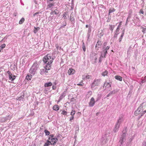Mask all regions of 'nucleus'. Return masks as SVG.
<instances>
[{
    "mask_svg": "<svg viewBox=\"0 0 146 146\" xmlns=\"http://www.w3.org/2000/svg\"><path fill=\"white\" fill-rule=\"evenodd\" d=\"M43 60L44 62L46 64V65H49L51 66V64L52 63L53 59L52 57L48 54L45 56L43 58Z\"/></svg>",
    "mask_w": 146,
    "mask_h": 146,
    "instance_id": "f257e3e1",
    "label": "nucleus"
},
{
    "mask_svg": "<svg viewBox=\"0 0 146 146\" xmlns=\"http://www.w3.org/2000/svg\"><path fill=\"white\" fill-rule=\"evenodd\" d=\"M127 131V127H125L122 131V134L120 138L119 142L120 143V145L119 146H122L123 143L125 141Z\"/></svg>",
    "mask_w": 146,
    "mask_h": 146,
    "instance_id": "f03ea898",
    "label": "nucleus"
},
{
    "mask_svg": "<svg viewBox=\"0 0 146 146\" xmlns=\"http://www.w3.org/2000/svg\"><path fill=\"white\" fill-rule=\"evenodd\" d=\"M106 43H104V46H103V48L104 50H103L102 53H104V57H106V55L107 53V50H108L110 48V46H107L106 47Z\"/></svg>",
    "mask_w": 146,
    "mask_h": 146,
    "instance_id": "7ed1b4c3",
    "label": "nucleus"
},
{
    "mask_svg": "<svg viewBox=\"0 0 146 146\" xmlns=\"http://www.w3.org/2000/svg\"><path fill=\"white\" fill-rule=\"evenodd\" d=\"M100 79H95L92 83L91 86V88L94 87L95 86H98L100 84Z\"/></svg>",
    "mask_w": 146,
    "mask_h": 146,
    "instance_id": "20e7f679",
    "label": "nucleus"
},
{
    "mask_svg": "<svg viewBox=\"0 0 146 146\" xmlns=\"http://www.w3.org/2000/svg\"><path fill=\"white\" fill-rule=\"evenodd\" d=\"M108 137L106 135H104L102 136L101 141L102 142L103 144H104L107 143L108 141Z\"/></svg>",
    "mask_w": 146,
    "mask_h": 146,
    "instance_id": "39448f33",
    "label": "nucleus"
},
{
    "mask_svg": "<svg viewBox=\"0 0 146 146\" xmlns=\"http://www.w3.org/2000/svg\"><path fill=\"white\" fill-rule=\"evenodd\" d=\"M146 106V104L143 102L142 103L140 106L138 108V109L140 110V111L141 110V112L143 111V110L144 109V108Z\"/></svg>",
    "mask_w": 146,
    "mask_h": 146,
    "instance_id": "423d86ee",
    "label": "nucleus"
},
{
    "mask_svg": "<svg viewBox=\"0 0 146 146\" xmlns=\"http://www.w3.org/2000/svg\"><path fill=\"white\" fill-rule=\"evenodd\" d=\"M95 103V102L94 98H92L89 104V106L93 107Z\"/></svg>",
    "mask_w": 146,
    "mask_h": 146,
    "instance_id": "0eeeda50",
    "label": "nucleus"
},
{
    "mask_svg": "<svg viewBox=\"0 0 146 146\" xmlns=\"http://www.w3.org/2000/svg\"><path fill=\"white\" fill-rule=\"evenodd\" d=\"M37 69H36V68H34L31 67L29 70V72L32 74L34 75Z\"/></svg>",
    "mask_w": 146,
    "mask_h": 146,
    "instance_id": "6e6552de",
    "label": "nucleus"
},
{
    "mask_svg": "<svg viewBox=\"0 0 146 146\" xmlns=\"http://www.w3.org/2000/svg\"><path fill=\"white\" fill-rule=\"evenodd\" d=\"M51 140V144L52 145H54L57 142L58 139L56 138H52Z\"/></svg>",
    "mask_w": 146,
    "mask_h": 146,
    "instance_id": "1a4fd4ad",
    "label": "nucleus"
},
{
    "mask_svg": "<svg viewBox=\"0 0 146 146\" xmlns=\"http://www.w3.org/2000/svg\"><path fill=\"white\" fill-rule=\"evenodd\" d=\"M90 58L92 60H95V61L97 59V54L95 53H92V54L91 55Z\"/></svg>",
    "mask_w": 146,
    "mask_h": 146,
    "instance_id": "9d476101",
    "label": "nucleus"
},
{
    "mask_svg": "<svg viewBox=\"0 0 146 146\" xmlns=\"http://www.w3.org/2000/svg\"><path fill=\"white\" fill-rule=\"evenodd\" d=\"M120 124L117 122L115 127L113 129V131L115 133L116 132L118 131Z\"/></svg>",
    "mask_w": 146,
    "mask_h": 146,
    "instance_id": "9b49d317",
    "label": "nucleus"
},
{
    "mask_svg": "<svg viewBox=\"0 0 146 146\" xmlns=\"http://www.w3.org/2000/svg\"><path fill=\"white\" fill-rule=\"evenodd\" d=\"M9 79L13 81L16 78V76L13 75L12 74H10L9 75Z\"/></svg>",
    "mask_w": 146,
    "mask_h": 146,
    "instance_id": "f8f14e48",
    "label": "nucleus"
},
{
    "mask_svg": "<svg viewBox=\"0 0 146 146\" xmlns=\"http://www.w3.org/2000/svg\"><path fill=\"white\" fill-rule=\"evenodd\" d=\"M101 44V42L100 41H98L96 45V49L97 50H98V48L100 47Z\"/></svg>",
    "mask_w": 146,
    "mask_h": 146,
    "instance_id": "ddd939ff",
    "label": "nucleus"
},
{
    "mask_svg": "<svg viewBox=\"0 0 146 146\" xmlns=\"http://www.w3.org/2000/svg\"><path fill=\"white\" fill-rule=\"evenodd\" d=\"M75 70L72 68H70L68 71V74L69 75L73 74Z\"/></svg>",
    "mask_w": 146,
    "mask_h": 146,
    "instance_id": "4468645a",
    "label": "nucleus"
},
{
    "mask_svg": "<svg viewBox=\"0 0 146 146\" xmlns=\"http://www.w3.org/2000/svg\"><path fill=\"white\" fill-rule=\"evenodd\" d=\"M45 67H44V68H45L46 69L45 72L48 73V70H50L51 69V67L50 66H49V65H46L45 66Z\"/></svg>",
    "mask_w": 146,
    "mask_h": 146,
    "instance_id": "2eb2a0df",
    "label": "nucleus"
},
{
    "mask_svg": "<svg viewBox=\"0 0 146 146\" xmlns=\"http://www.w3.org/2000/svg\"><path fill=\"white\" fill-rule=\"evenodd\" d=\"M24 96V93H21V96L17 98V99L19 100H21L22 99H23Z\"/></svg>",
    "mask_w": 146,
    "mask_h": 146,
    "instance_id": "dca6fc26",
    "label": "nucleus"
},
{
    "mask_svg": "<svg viewBox=\"0 0 146 146\" xmlns=\"http://www.w3.org/2000/svg\"><path fill=\"white\" fill-rule=\"evenodd\" d=\"M52 85V84L51 82L46 83L44 84V86L45 87H49L51 86Z\"/></svg>",
    "mask_w": 146,
    "mask_h": 146,
    "instance_id": "f3484780",
    "label": "nucleus"
},
{
    "mask_svg": "<svg viewBox=\"0 0 146 146\" xmlns=\"http://www.w3.org/2000/svg\"><path fill=\"white\" fill-rule=\"evenodd\" d=\"M111 86V84H110L109 83L106 82L104 84V86L106 88V87H110Z\"/></svg>",
    "mask_w": 146,
    "mask_h": 146,
    "instance_id": "a211bd4d",
    "label": "nucleus"
},
{
    "mask_svg": "<svg viewBox=\"0 0 146 146\" xmlns=\"http://www.w3.org/2000/svg\"><path fill=\"white\" fill-rule=\"evenodd\" d=\"M124 32V30H123L122 31L121 35L120 36V38H119V42H120L122 40V39L123 38V36Z\"/></svg>",
    "mask_w": 146,
    "mask_h": 146,
    "instance_id": "6ab92c4d",
    "label": "nucleus"
},
{
    "mask_svg": "<svg viewBox=\"0 0 146 146\" xmlns=\"http://www.w3.org/2000/svg\"><path fill=\"white\" fill-rule=\"evenodd\" d=\"M59 108L58 106L57 105H54L53 107V110L55 111L58 110L59 109Z\"/></svg>",
    "mask_w": 146,
    "mask_h": 146,
    "instance_id": "aec40b11",
    "label": "nucleus"
},
{
    "mask_svg": "<svg viewBox=\"0 0 146 146\" xmlns=\"http://www.w3.org/2000/svg\"><path fill=\"white\" fill-rule=\"evenodd\" d=\"M118 92V90L117 89L114 90L113 91L110 92L109 93L111 95L112 94H115Z\"/></svg>",
    "mask_w": 146,
    "mask_h": 146,
    "instance_id": "412c9836",
    "label": "nucleus"
},
{
    "mask_svg": "<svg viewBox=\"0 0 146 146\" xmlns=\"http://www.w3.org/2000/svg\"><path fill=\"white\" fill-rule=\"evenodd\" d=\"M115 78L116 79L120 81H121L122 80V77L121 76H115Z\"/></svg>",
    "mask_w": 146,
    "mask_h": 146,
    "instance_id": "4be33fe9",
    "label": "nucleus"
},
{
    "mask_svg": "<svg viewBox=\"0 0 146 146\" xmlns=\"http://www.w3.org/2000/svg\"><path fill=\"white\" fill-rule=\"evenodd\" d=\"M141 112L140 110H139L138 108L137 110L135 112L134 114L135 115H137L138 114L140 113Z\"/></svg>",
    "mask_w": 146,
    "mask_h": 146,
    "instance_id": "5701e85b",
    "label": "nucleus"
},
{
    "mask_svg": "<svg viewBox=\"0 0 146 146\" xmlns=\"http://www.w3.org/2000/svg\"><path fill=\"white\" fill-rule=\"evenodd\" d=\"M32 67L34 68H36V69H37L38 67V65L37 62H35L34 63Z\"/></svg>",
    "mask_w": 146,
    "mask_h": 146,
    "instance_id": "b1692460",
    "label": "nucleus"
},
{
    "mask_svg": "<svg viewBox=\"0 0 146 146\" xmlns=\"http://www.w3.org/2000/svg\"><path fill=\"white\" fill-rule=\"evenodd\" d=\"M46 69L44 68V67L43 69H42L40 70V74L41 75L43 74L44 73H45Z\"/></svg>",
    "mask_w": 146,
    "mask_h": 146,
    "instance_id": "393cba45",
    "label": "nucleus"
},
{
    "mask_svg": "<svg viewBox=\"0 0 146 146\" xmlns=\"http://www.w3.org/2000/svg\"><path fill=\"white\" fill-rule=\"evenodd\" d=\"M50 143L51 142L49 141L48 140H47V142L44 144L43 146H49L51 144Z\"/></svg>",
    "mask_w": 146,
    "mask_h": 146,
    "instance_id": "a878e982",
    "label": "nucleus"
},
{
    "mask_svg": "<svg viewBox=\"0 0 146 146\" xmlns=\"http://www.w3.org/2000/svg\"><path fill=\"white\" fill-rule=\"evenodd\" d=\"M123 121V118L122 117H119L118 119V120L117 122L121 124V123Z\"/></svg>",
    "mask_w": 146,
    "mask_h": 146,
    "instance_id": "bb28decb",
    "label": "nucleus"
},
{
    "mask_svg": "<svg viewBox=\"0 0 146 146\" xmlns=\"http://www.w3.org/2000/svg\"><path fill=\"white\" fill-rule=\"evenodd\" d=\"M102 95L101 93H99L97 95V98L96 101H97L100 100L102 97Z\"/></svg>",
    "mask_w": 146,
    "mask_h": 146,
    "instance_id": "cd10ccee",
    "label": "nucleus"
},
{
    "mask_svg": "<svg viewBox=\"0 0 146 146\" xmlns=\"http://www.w3.org/2000/svg\"><path fill=\"white\" fill-rule=\"evenodd\" d=\"M32 75H27L26 77V79L27 80H31V78H32Z\"/></svg>",
    "mask_w": 146,
    "mask_h": 146,
    "instance_id": "c85d7f7f",
    "label": "nucleus"
},
{
    "mask_svg": "<svg viewBox=\"0 0 146 146\" xmlns=\"http://www.w3.org/2000/svg\"><path fill=\"white\" fill-rule=\"evenodd\" d=\"M40 29V28L39 27H35V30L34 31V33L35 34L37 32V31L39 30Z\"/></svg>",
    "mask_w": 146,
    "mask_h": 146,
    "instance_id": "c756f323",
    "label": "nucleus"
},
{
    "mask_svg": "<svg viewBox=\"0 0 146 146\" xmlns=\"http://www.w3.org/2000/svg\"><path fill=\"white\" fill-rule=\"evenodd\" d=\"M25 21V19L24 18H22V19L20 20L19 23L20 24H22Z\"/></svg>",
    "mask_w": 146,
    "mask_h": 146,
    "instance_id": "7c9ffc66",
    "label": "nucleus"
},
{
    "mask_svg": "<svg viewBox=\"0 0 146 146\" xmlns=\"http://www.w3.org/2000/svg\"><path fill=\"white\" fill-rule=\"evenodd\" d=\"M115 10V9L114 8L110 9L109 10V15H110V14L112 12H114Z\"/></svg>",
    "mask_w": 146,
    "mask_h": 146,
    "instance_id": "2f4dec72",
    "label": "nucleus"
},
{
    "mask_svg": "<svg viewBox=\"0 0 146 146\" xmlns=\"http://www.w3.org/2000/svg\"><path fill=\"white\" fill-rule=\"evenodd\" d=\"M65 96V95H64V93H62L60 97L59 101L61 100Z\"/></svg>",
    "mask_w": 146,
    "mask_h": 146,
    "instance_id": "473e14b6",
    "label": "nucleus"
},
{
    "mask_svg": "<svg viewBox=\"0 0 146 146\" xmlns=\"http://www.w3.org/2000/svg\"><path fill=\"white\" fill-rule=\"evenodd\" d=\"M110 27L109 28V29L110 30H111L112 31L114 27V25H109Z\"/></svg>",
    "mask_w": 146,
    "mask_h": 146,
    "instance_id": "72a5a7b5",
    "label": "nucleus"
},
{
    "mask_svg": "<svg viewBox=\"0 0 146 146\" xmlns=\"http://www.w3.org/2000/svg\"><path fill=\"white\" fill-rule=\"evenodd\" d=\"M108 74V72L106 71H105L104 72H102V76H105L107 75Z\"/></svg>",
    "mask_w": 146,
    "mask_h": 146,
    "instance_id": "f704fd0d",
    "label": "nucleus"
},
{
    "mask_svg": "<svg viewBox=\"0 0 146 146\" xmlns=\"http://www.w3.org/2000/svg\"><path fill=\"white\" fill-rule=\"evenodd\" d=\"M44 132H45L46 135H48L50 134V132L46 129L44 130Z\"/></svg>",
    "mask_w": 146,
    "mask_h": 146,
    "instance_id": "c9c22d12",
    "label": "nucleus"
},
{
    "mask_svg": "<svg viewBox=\"0 0 146 146\" xmlns=\"http://www.w3.org/2000/svg\"><path fill=\"white\" fill-rule=\"evenodd\" d=\"M82 48L83 50L84 51H85L86 50V45L85 44H84V42H83V44H82Z\"/></svg>",
    "mask_w": 146,
    "mask_h": 146,
    "instance_id": "e433bc0d",
    "label": "nucleus"
},
{
    "mask_svg": "<svg viewBox=\"0 0 146 146\" xmlns=\"http://www.w3.org/2000/svg\"><path fill=\"white\" fill-rule=\"evenodd\" d=\"M102 57H104V55H103V54L102 53L101 54V56L99 58V62H100L102 61Z\"/></svg>",
    "mask_w": 146,
    "mask_h": 146,
    "instance_id": "4c0bfd02",
    "label": "nucleus"
},
{
    "mask_svg": "<svg viewBox=\"0 0 146 146\" xmlns=\"http://www.w3.org/2000/svg\"><path fill=\"white\" fill-rule=\"evenodd\" d=\"M141 29H142V32L145 33V31L146 30V28H144L143 27H141Z\"/></svg>",
    "mask_w": 146,
    "mask_h": 146,
    "instance_id": "58836bf2",
    "label": "nucleus"
},
{
    "mask_svg": "<svg viewBox=\"0 0 146 146\" xmlns=\"http://www.w3.org/2000/svg\"><path fill=\"white\" fill-rule=\"evenodd\" d=\"M70 20L72 22H74V19L73 17H72V16H71V15H70Z\"/></svg>",
    "mask_w": 146,
    "mask_h": 146,
    "instance_id": "ea45409f",
    "label": "nucleus"
},
{
    "mask_svg": "<svg viewBox=\"0 0 146 146\" xmlns=\"http://www.w3.org/2000/svg\"><path fill=\"white\" fill-rule=\"evenodd\" d=\"M67 112L65 111V110H63L62 111L61 113L64 115H66L67 114Z\"/></svg>",
    "mask_w": 146,
    "mask_h": 146,
    "instance_id": "a19ab883",
    "label": "nucleus"
},
{
    "mask_svg": "<svg viewBox=\"0 0 146 146\" xmlns=\"http://www.w3.org/2000/svg\"><path fill=\"white\" fill-rule=\"evenodd\" d=\"M146 82V76L141 81L142 83H143Z\"/></svg>",
    "mask_w": 146,
    "mask_h": 146,
    "instance_id": "79ce46f5",
    "label": "nucleus"
},
{
    "mask_svg": "<svg viewBox=\"0 0 146 146\" xmlns=\"http://www.w3.org/2000/svg\"><path fill=\"white\" fill-rule=\"evenodd\" d=\"M52 13V14H53V13H55L56 15L58 13V11L57 10H55L54 11H53Z\"/></svg>",
    "mask_w": 146,
    "mask_h": 146,
    "instance_id": "37998d69",
    "label": "nucleus"
},
{
    "mask_svg": "<svg viewBox=\"0 0 146 146\" xmlns=\"http://www.w3.org/2000/svg\"><path fill=\"white\" fill-rule=\"evenodd\" d=\"M75 113V111L74 110H72L70 113L71 115L74 116Z\"/></svg>",
    "mask_w": 146,
    "mask_h": 146,
    "instance_id": "c03bdc74",
    "label": "nucleus"
},
{
    "mask_svg": "<svg viewBox=\"0 0 146 146\" xmlns=\"http://www.w3.org/2000/svg\"><path fill=\"white\" fill-rule=\"evenodd\" d=\"M55 46L57 49H59L60 50L61 49V47H59L58 45L57 44L55 45Z\"/></svg>",
    "mask_w": 146,
    "mask_h": 146,
    "instance_id": "a18cd8bd",
    "label": "nucleus"
},
{
    "mask_svg": "<svg viewBox=\"0 0 146 146\" xmlns=\"http://www.w3.org/2000/svg\"><path fill=\"white\" fill-rule=\"evenodd\" d=\"M91 27L89 26V28H88V33H90L91 32Z\"/></svg>",
    "mask_w": 146,
    "mask_h": 146,
    "instance_id": "49530a36",
    "label": "nucleus"
},
{
    "mask_svg": "<svg viewBox=\"0 0 146 146\" xmlns=\"http://www.w3.org/2000/svg\"><path fill=\"white\" fill-rule=\"evenodd\" d=\"M54 6V4L53 3H50L49 4L48 6L49 7L51 8V7H53Z\"/></svg>",
    "mask_w": 146,
    "mask_h": 146,
    "instance_id": "de8ad7c7",
    "label": "nucleus"
},
{
    "mask_svg": "<svg viewBox=\"0 0 146 146\" xmlns=\"http://www.w3.org/2000/svg\"><path fill=\"white\" fill-rule=\"evenodd\" d=\"M5 46L6 45L5 44H3L0 46V47L1 49H3L5 47Z\"/></svg>",
    "mask_w": 146,
    "mask_h": 146,
    "instance_id": "09e8293b",
    "label": "nucleus"
},
{
    "mask_svg": "<svg viewBox=\"0 0 146 146\" xmlns=\"http://www.w3.org/2000/svg\"><path fill=\"white\" fill-rule=\"evenodd\" d=\"M119 27L118 26L117 28V29L116 30L115 32V33H118V31H119Z\"/></svg>",
    "mask_w": 146,
    "mask_h": 146,
    "instance_id": "8fccbe9b",
    "label": "nucleus"
},
{
    "mask_svg": "<svg viewBox=\"0 0 146 146\" xmlns=\"http://www.w3.org/2000/svg\"><path fill=\"white\" fill-rule=\"evenodd\" d=\"M82 79L84 80L86 79V75L84 74L82 75Z\"/></svg>",
    "mask_w": 146,
    "mask_h": 146,
    "instance_id": "3c124183",
    "label": "nucleus"
},
{
    "mask_svg": "<svg viewBox=\"0 0 146 146\" xmlns=\"http://www.w3.org/2000/svg\"><path fill=\"white\" fill-rule=\"evenodd\" d=\"M91 77V76L90 75H86V79H89Z\"/></svg>",
    "mask_w": 146,
    "mask_h": 146,
    "instance_id": "603ef678",
    "label": "nucleus"
},
{
    "mask_svg": "<svg viewBox=\"0 0 146 146\" xmlns=\"http://www.w3.org/2000/svg\"><path fill=\"white\" fill-rule=\"evenodd\" d=\"M74 118V116L71 115V116L70 119V121L72 120H73Z\"/></svg>",
    "mask_w": 146,
    "mask_h": 146,
    "instance_id": "864d4df0",
    "label": "nucleus"
},
{
    "mask_svg": "<svg viewBox=\"0 0 146 146\" xmlns=\"http://www.w3.org/2000/svg\"><path fill=\"white\" fill-rule=\"evenodd\" d=\"M139 13H141L142 14H143L144 13V12L143 10L142 9H141L140 10V11L139 12Z\"/></svg>",
    "mask_w": 146,
    "mask_h": 146,
    "instance_id": "5fc2aeb1",
    "label": "nucleus"
},
{
    "mask_svg": "<svg viewBox=\"0 0 146 146\" xmlns=\"http://www.w3.org/2000/svg\"><path fill=\"white\" fill-rule=\"evenodd\" d=\"M115 35L114 36V38H117V35L118 34V33H115Z\"/></svg>",
    "mask_w": 146,
    "mask_h": 146,
    "instance_id": "6e6d98bb",
    "label": "nucleus"
},
{
    "mask_svg": "<svg viewBox=\"0 0 146 146\" xmlns=\"http://www.w3.org/2000/svg\"><path fill=\"white\" fill-rule=\"evenodd\" d=\"M40 13V12H37L36 13H35L33 14V16L35 17L36 15L37 14H38Z\"/></svg>",
    "mask_w": 146,
    "mask_h": 146,
    "instance_id": "4d7b16f0",
    "label": "nucleus"
},
{
    "mask_svg": "<svg viewBox=\"0 0 146 146\" xmlns=\"http://www.w3.org/2000/svg\"><path fill=\"white\" fill-rule=\"evenodd\" d=\"M44 92L45 93V94H48V90L46 89L45 90H44Z\"/></svg>",
    "mask_w": 146,
    "mask_h": 146,
    "instance_id": "13d9d810",
    "label": "nucleus"
},
{
    "mask_svg": "<svg viewBox=\"0 0 146 146\" xmlns=\"http://www.w3.org/2000/svg\"><path fill=\"white\" fill-rule=\"evenodd\" d=\"M52 89L53 90H55L56 88V86H52Z\"/></svg>",
    "mask_w": 146,
    "mask_h": 146,
    "instance_id": "bf43d9fd",
    "label": "nucleus"
},
{
    "mask_svg": "<svg viewBox=\"0 0 146 146\" xmlns=\"http://www.w3.org/2000/svg\"><path fill=\"white\" fill-rule=\"evenodd\" d=\"M142 146H146V143L145 142L143 143Z\"/></svg>",
    "mask_w": 146,
    "mask_h": 146,
    "instance_id": "052dcab7",
    "label": "nucleus"
},
{
    "mask_svg": "<svg viewBox=\"0 0 146 146\" xmlns=\"http://www.w3.org/2000/svg\"><path fill=\"white\" fill-rule=\"evenodd\" d=\"M66 14V13H64V19H66V16H65V15Z\"/></svg>",
    "mask_w": 146,
    "mask_h": 146,
    "instance_id": "680f3d73",
    "label": "nucleus"
},
{
    "mask_svg": "<svg viewBox=\"0 0 146 146\" xmlns=\"http://www.w3.org/2000/svg\"><path fill=\"white\" fill-rule=\"evenodd\" d=\"M129 19H128L127 18V20H126V22L125 25H127L128 22L129 21H128Z\"/></svg>",
    "mask_w": 146,
    "mask_h": 146,
    "instance_id": "e2e57ef3",
    "label": "nucleus"
},
{
    "mask_svg": "<svg viewBox=\"0 0 146 146\" xmlns=\"http://www.w3.org/2000/svg\"><path fill=\"white\" fill-rule=\"evenodd\" d=\"M90 33H88V35H87V37H88V39H89V37L90 36Z\"/></svg>",
    "mask_w": 146,
    "mask_h": 146,
    "instance_id": "0e129e2a",
    "label": "nucleus"
},
{
    "mask_svg": "<svg viewBox=\"0 0 146 146\" xmlns=\"http://www.w3.org/2000/svg\"><path fill=\"white\" fill-rule=\"evenodd\" d=\"M7 73L9 74V75H10V74H11L10 73V72L9 71H7Z\"/></svg>",
    "mask_w": 146,
    "mask_h": 146,
    "instance_id": "69168bd1",
    "label": "nucleus"
},
{
    "mask_svg": "<svg viewBox=\"0 0 146 146\" xmlns=\"http://www.w3.org/2000/svg\"><path fill=\"white\" fill-rule=\"evenodd\" d=\"M111 96L110 95V93H109L106 96V97H109L110 96Z\"/></svg>",
    "mask_w": 146,
    "mask_h": 146,
    "instance_id": "338daca9",
    "label": "nucleus"
},
{
    "mask_svg": "<svg viewBox=\"0 0 146 146\" xmlns=\"http://www.w3.org/2000/svg\"><path fill=\"white\" fill-rule=\"evenodd\" d=\"M131 16L130 15H129L128 16V17L127 18L128 19H129L131 18Z\"/></svg>",
    "mask_w": 146,
    "mask_h": 146,
    "instance_id": "774afa93",
    "label": "nucleus"
}]
</instances>
